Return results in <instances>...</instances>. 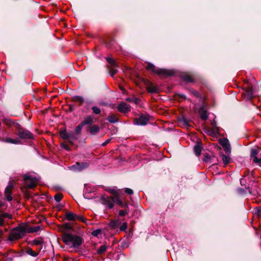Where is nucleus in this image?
<instances>
[{"label":"nucleus","mask_w":261,"mask_h":261,"mask_svg":"<svg viewBox=\"0 0 261 261\" xmlns=\"http://www.w3.org/2000/svg\"><path fill=\"white\" fill-rule=\"evenodd\" d=\"M62 239L66 245H69L71 243L72 247L74 248H78L84 242L83 239L81 237L67 232L63 234Z\"/></svg>","instance_id":"1"},{"label":"nucleus","mask_w":261,"mask_h":261,"mask_svg":"<svg viewBox=\"0 0 261 261\" xmlns=\"http://www.w3.org/2000/svg\"><path fill=\"white\" fill-rule=\"evenodd\" d=\"M27 233V225L21 224L14 228L8 237L10 241H13L22 238Z\"/></svg>","instance_id":"2"},{"label":"nucleus","mask_w":261,"mask_h":261,"mask_svg":"<svg viewBox=\"0 0 261 261\" xmlns=\"http://www.w3.org/2000/svg\"><path fill=\"white\" fill-rule=\"evenodd\" d=\"M14 127L15 134L19 137V139H34V135L30 130L24 128L20 124L14 123Z\"/></svg>","instance_id":"3"},{"label":"nucleus","mask_w":261,"mask_h":261,"mask_svg":"<svg viewBox=\"0 0 261 261\" xmlns=\"http://www.w3.org/2000/svg\"><path fill=\"white\" fill-rule=\"evenodd\" d=\"M146 69L148 70L156 73L159 76L163 77L171 76L174 75L175 72L173 70H169L165 68H157L151 63H148Z\"/></svg>","instance_id":"4"},{"label":"nucleus","mask_w":261,"mask_h":261,"mask_svg":"<svg viewBox=\"0 0 261 261\" xmlns=\"http://www.w3.org/2000/svg\"><path fill=\"white\" fill-rule=\"evenodd\" d=\"M86 118H90L92 120L91 123L86 125L87 126L85 127L86 132L91 135L96 136L99 133L100 128L99 125L93 124L95 121L94 116L88 115L86 117Z\"/></svg>","instance_id":"5"},{"label":"nucleus","mask_w":261,"mask_h":261,"mask_svg":"<svg viewBox=\"0 0 261 261\" xmlns=\"http://www.w3.org/2000/svg\"><path fill=\"white\" fill-rule=\"evenodd\" d=\"M23 180L26 189H33L37 185V179L36 177H32L30 175L25 174L23 175Z\"/></svg>","instance_id":"6"},{"label":"nucleus","mask_w":261,"mask_h":261,"mask_svg":"<svg viewBox=\"0 0 261 261\" xmlns=\"http://www.w3.org/2000/svg\"><path fill=\"white\" fill-rule=\"evenodd\" d=\"M142 82L146 86V88L149 93H158L160 90L156 86H153V84L147 79L142 78L141 79Z\"/></svg>","instance_id":"7"},{"label":"nucleus","mask_w":261,"mask_h":261,"mask_svg":"<svg viewBox=\"0 0 261 261\" xmlns=\"http://www.w3.org/2000/svg\"><path fill=\"white\" fill-rule=\"evenodd\" d=\"M150 117V116L148 114H141L138 118L134 120V123L138 125H145L148 123Z\"/></svg>","instance_id":"8"},{"label":"nucleus","mask_w":261,"mask_h":261,"mask_svg":"<svg viewBox=\"0 0 261 261\" xmlns=\"http://www.w3.org/2000/svg\"><path fill=\"white\" fill-rule=\"evenodd\" d=\"M219 143L222 146L225 153L229 155L231 153V146L229 140L226 138H223L219 140Z\"/></svg>","instance_id":"9"},{"label":"nucleus","mask_w":261,"mask_h":261,"mask_svg":"<svg viewBox=\"0 0 261 261\" xmlns=\"http://www.w3.org/2000/svg\"><path fill=\"white\" fill-rule=\"evenodd\" d=\"M100 200L102 201V204L107 205L109 208L112 209L114 207L115 203L112 198L109 197L108 195H103L101 196Z\"/></svg>","instance_id":"10"},{"label":"nucleus","mask_w":261,"mask_h":261,"mask_svg":"<svg viewBox=\"0 0 261 261\" xmlns=\"http://www.w3.org/2000/svg\"><path fill=\"white\" fill-rule=\"evenodd\" d=\"M114 202L122 208H124V209L129 208L128 206L129 202L128 201H126L124 199L123 197V195L119 197H116L115 200H114Z\"/></svg>","instance_id":"11"},{"label":"nucleus","mask_w":261,"mask_h":261,"mask_svg":"<svg viewBox=\"0 0 261 261\" xmlns=\"http://www.w3.org/2000/svg\"><path fill=\"white\" fill-rule=\"evenodd\" d=\"M92 122V120L90 118H85L84 120L82 121L75 128V133L76 135H79L81 134L82 128Z\"/></svg>","instance_id":"12"},{"label":"nucleus","mask_w":261,"mask_h":261,"mask_svg":"<svg viewBox=\"0 0 261 261\" xmlns=\"http://www.w3.org/2000/svg\"><path fill=\"white\" fill-rule=\"evenodd\" d=\"M89 164L87 163H80L76 162L75 164L70 166L69 168L70 170H73L76 171H81L82 170L88 168Z\"/></svg>","instance_id":"13"},{"label":"nucleus","mask_w":261,"mask_h":261,"mask_svg":"<svg viewBox=\"0 0 261 261\" xmlns=\"http://www.w3.org/2000/svg\"><path fill=\"white\" fill-rule=\"evenodd\" d=\"M106 191L107 192H108V193L113 195V196H109V197L112 198V199H113L114 200H115V197H119L121 195H123L121 193V192L120 189H118L117 190H116L115 189H111V188H108L106 189Z\"/></svg>","instance_id":"14"},{"label":"nucleus","mask_w":261,"mask_h":261,"mask_svg":"<svg viewBox=\"0 0 261 261\" xmlns=\"http://www.w3.org/2000/svg\"><path fill=\"white\" fill-rule=\"evenodd\" d=\"M59 228L61 231H72L74 232V228L72 226H71L70 223H64L62 225H60L59 226Z\"/></svg>","instance_id":"15"},{"label":"nucleus","mask_w":261,"mask_h":261,"mask_svg":"<svg viewBox=\"0 0 261 261\" xmlns=\"http://www.w3.org/2000/svg\"><path fill=\"white\" fill-rule=\"evenodd\" d=\"M211 125L213 128H207L206 132L210 135L215 136L219 131V128L217 126V122L216 121H213Z\"/></svg>","instance_id":"16"},{"label":"nucleus","mask_w":261,"mask_h":261,"mask_svg":"<svg viewBox=\"0 0 261 261\" xmlns=\"http://www.w3.org/2000/svg\"><path fill=\"white\" fill-rule=\"evenodd\" d=\"M117 109L119 112L122 113H126L130 111V109L128 105L124 102L119 104L117 107Z\"/></svg>","instance_id":"17"},{"label":"nucleus","mask_w":261,"mask_h":261,"mask_svg":"<svg viewBox=\"0 0 261 261\" xmlns=\"http://www.w3.org/2000/svg\"><path fill=\"white\" fill-rule=\"evenodd\" d=\"M199 113L200 115V118L203 120H206L208 118V115L207 111L204 109V106H201L199 110Z\"/></svg>","instance_id":"18"},{"label":"nucleus","mask_w":261,"mask_h":261,"mask_svg":"<svg viewBox=\"0 0 261 261\" xmlns=\"http://www.w3.org/2000/svg\"><path fill=\"white\" fill-rule=\"evenodd\" d=\"M1 141L3 142L7 143H12L14 144H21L22 143L20 139H12L10 138H6V139L2 138Z\"/></svg>","instance_id":"19"},{"label":"nucleus","mask_w":261,"mask_h":261,"mask_svg":"<svg viewBox=\"0 0 261 261\" xmlns=\"http://www.w3.org/2000/svg\"><path fill=\"white\" fill-rule=\"evenodd\" d=\"M245 90L247 93V98L248 100H251L253 97V87L251 86H249L245 88Z\"/></svg>","instance_id":"20"},{"label":"nucleus","mask_w":261,"mask_h":261,"mask_svg":"<svg viewBox=\"0 0 261 261\" xmlns=\"http://www.w3.org/2000/svg\"><path fill=\"white\" fill-rule=\"evenodd\" d=\"M202 148V144L198 142L194 147V151L197 156H199L201 154V150Z\"/></svg>","instance_id":"21"},{"label":"nucleus","mask_w":261,"mask_h":261,"mask_svg":"<svg viewBox=\"0 0 261 261\" xmlns=\"http://www.w3.org/2000/svg\"><path fill=\"white\" fill-rule=\"evenodd\" d=\"M121 224V221L120 219H117L116 220H111L110 222L109 226L111 229H115Z\"/></svg>","instance_id":"22"},{"label":"nucleus","mask_w":261,"mask_h":261,"mask_svg":"<svg viewBox=\"0 0 261 261\" xmlns=\"http://www.w3.org/2000/svg\"><path fill=\"white\" fill-rule=\"evenodd\" d=\"M65 219L68 221H73L76 220V215L71 212L67 211L65 214Z\"/></svg>","instance_id":"23"},{"label":"nucleus","mask_w":261,"mask_h":261,"mask_svg":"<svg viewBox=\"0 0 261 261\" xmlns=\"http://www.w3.org/2000/svg\"><path fill=\"white\" fill-rule=\"evenodd\" d=\"M59 135L61 138L64 140L69 139V134L67 133L66 129L65 128H60L59 130Z\"/></svg>","instance_id":"24"},{"label":"nucleus","mask_w":261,"mask_h":261,"mask_svg":"<svg viewBox=\"0 0 261 261\" xmlns=\"http://www.w3.org/2000/svg\"><path fill=\"white\" fill-rule=\"evenodd\" d=\"M72 101L75 102H78L79 106H82L84 102V98L81 96L76 95L72 97Z\"/></svg>","instance_id":"25"},{"label":"nucleus","mask_w":261,"mask_h":261,"mask_svg":"<svg viewBox=\"0 0 261 261\" xmlns=\"http://www.w3.org/2000/svg\"><path fill=\"white\" fill-rule=\"evenodd\" d=\"M182 79L187 83H193L195 81L194 79L190 75L183 74L181 76Z\"/></svg>","instance_id":"26"},{"label":"nucleus","mask_w":261,"mask_h":261,"mask_svg":"<svg viewBox=\"0 0 261 261\" xmlns=\"http://www.w3.org/2000/svg\"><path fill=\"white\" fill-rule=\"evenodd\" d=\"M107 120L110 123H114L117 122L119 121V119L114 114L109 116L107 118Z\"/></svg>","instance_id":"27"},{"label":"nucleus","mask_w":261,"mask_h":261,"mask_svg":"<svg viewBox=\"0 0 261 261\" xmlns=\"http://www.w3.org/2000/svg\"><path fill=\"white\" fill-rule=\"evenodd\" d=\"M178 120L179 121H182L184 123V124L185 125V126H190V120L188 119H187L184 116H181V117H178Z\"/></svg>","instance_id":"28"},{"label":"nucleus","mask_w":261,"mask_h":261,"mask_svg":"<svg viewBox=\"0 0 261 261\" xmlns=\"http://www.w3.org/2000/svg\"><path fill=\"white\" fill-rule=\"evenodd\" d=\"M40 229V226H36L32 227H28L27 226V232L33 233L38 231Z\"/></svg>","instance_id":"29"},{"label":"nucleus","mask_w":261,"mask_h":261,"mask_svg":"<svg viewBox=\"0 0 261 261\" xmlns=\"http://www.w3.org/2000/svg\"><path fill=\"white\" fill-rule=\"evenodd\" d=\"M106 59L107 61V62L111 65V66L118 67L117 63L114 59L110 57H106Z\"/></svg>","instance_id":"30"},{"label":"nucleus","mask_w":261,"mask_h":261,"mask_svg":"<svg viewBox=\"0 0 261 261\" xmlns=\"http://www.w3.org/2000/svg\"><path fill=\"white\" fill-rule=\"evenodd\" d=\"M25 252L33 257H36L39 254L38 252L33 251L31 248H28L26 250Z\"/></svg>","instance_id":"31"},{"label":"nucleus","mask_w":261,"mask_h":261,"mask_svg":"<svg viewBox=\"0 0 261 261\" xmlns=\"http://www.w3.org/2000/svg\"><path fill=\"white\" fill-rule=\"evenodd\" d=\"M115 67H116L114 66L108 67V69L109 70V72L111 76H113L118 72V70Z\"/></svg>","instance_id":"32"},{"label":"nucleus","mask_w":261,"mask_h":261,"mask_svg":"<svg viewBox=\"0 0 261 261\" xmlns=\"http://www.w3.org/2000/svg\"><path fill=\"white\" fill-rule=\"evenodd\" d=\"M221 156L223 162L225 165H227L230 162V158L226 155L222 153Z\"/></svg>","instance_id":"33"},{"label":"nucleus","mask_w":261,"mask_h":261,"mask_svg":"<svg viewBox=\"0 0 261 261\" xmlns=\"http://www.w3.org/2000/svg\"><path fill=\"white\" fill-rule=\"evenodd\" d=\"M126 100L128 102H133L135 103L138 104L140 99L136 97H128L126 99Z\"/></svg>","instance_id":"34"},{"label":"nucleus","mask_w":261,"mask_h":261,"mask_svg":"<svg viewBox=\"0 0 261 261\" xmlns=\"http://www.w3.org/2000/svg\"><path fill=\"white\" fill-rule=\"evenodd\" d=\"M130 212L129 208H125L123 210H120L119 211V216H125L126 215H127Z\"/></svg>","instance_id":"35"},{"label":"nucleus","mask_w":261,"mask_h":261,"mask_svg":"<svg viewBox=\"0 0 261 261\" xmlns=\"http://www.w3.org/2000/svg\"><path fill=\"white\" fill-rule=\"evenodd\" d=\"M107 246L105 245H101L97 250V253L98 254H101L105 252L107 250Z\"/></svg>","instance_id":"36"},{"label":"nucleus","mask_w":261,"mask_h":261,"mask_svg":"<svg viewBox=\"0 0 261 261\" xmlns=\"http://www.w3.org/2000/svg\"><path fill=\"white\" fill-rule=\"evenodd\" d=\"M43 243V241L42 238H37V239H35L33 240V245H42Z\"/></svg>","instance_id":"37"},{"label":"nucleus","mask_w":261,"mask_h":261,"mask_svg":"<svg viewBox=\"0 0 261 261\" xmlns=\"http://www.w3.org/2000/svg\"><path fill=\"white\" fill-rule=\"evenodd\" d=\"M259 151L257 149H252L251 150L250 157L251 158L254 159L255 157H257V155L258 154Z\"/></svg>","instance_id":"38"},{"label":"nucleus","mask_w":261,"mask_h":261,"mask_svg":"<svg viewBox=\"0 0 261 261\" xmlns=\"http://www.w3.org/2000/svg\"><path fill=\"white\" fill-rule=\"evenodd\" d=\"M113 42L114 40L112 38H109L105 41V44H106L107 47H110L113 44Z\"/></svg>","instance_id":"39"},{"label":"nucleus","mask_w":261,"mask_h":261,"mask_svg":"<svg viewBox=\"0 0 261 261\" xmlns=\"http://www.w3.org/2000/svg\"><path fill=\"white\" fill-rule=\"evenodd\" d=\"M91 110H92L93 113L96 115H99L101 113L100 109L96 106L92 107Z\"/></svg>","instance_id":"40"},{"label":"nucleus","mask_w":261,"mask_h":261,"mask_svg":"<svg viewBox=\"0 0 261 261\" xmlns=\"http://www.w3.org/2000/svg\"><path fill=\"white\" fill-rule=\"evenodd\" d=\"M4 122L9 126H14V123H17V122H14L12 121L10 119H4Z\"/></svg>","instance_id":"41"},{"label":"nucleus","mask_w":261,"mask_h":261,"mask_svg":"<svg viewBox=\"0 0 261 261\" xmlns=\"http://www.w3.org/2000/svg\"><path fill=\"white\" fill-rule=\"evenodd\" d=\"M211 156L208 154L206 153L204 155V157L202 159V161L204 162L211 163L212 162H211Z\"/></svg>","instance_id":"42"},{"label":"nucleus","mask_w":261,"mask_h":261,"mask_svg":"<svg viewBox=\"0 0 261 261\" xmlns=\"http://www.w3.org/2000/svg\"><path fill=\"white\" fill-rule=\"evenodd\" d=\"M0 216L3 218V219L4 218H8L9 219H11L12 218V215L7 213L3 212L1 214L0 213Z\"/></svg>","instance_id":"43"},{"label":"nucleus","mask_w":261,"mask_h":261,"mask_svg":"<svg viewBox=\"0 0 261 261\" xmlns=\"http://www.w3.org/2000/svg\"><path fill=\"white\" fill-rule=\"evenodd\" d=\"M63 197V195L61 193H57L54 196V199L57 202H60L62 198Z\"/></svg>","instance_id":"44"},{"label":"nucleus","mask_w":261,"mask_h":261,"mask_svg":"<svg viewBox=\"0 0 261 261\" xmlns=\"http://www.w3.org/2000/svg\"><path fill=\"white\" fill-rule=\"evenodd\" d=\"M127 228V223L126 222L123 223L120 227L119 230L121 231H124Z\"/></svg>","instance_id":"45"},{"label":"nucleus","mask_w":261,"mask_h":261,"mask_svg":"<svg viewBox=\"0 0 261 261\" xmlns=\"http://www.w3.org/2000/svg\"><path fill=\"white\" fill-rule=\"evenodd\" d=\"M191 93L196 97L199 98L201 96L200 94L196 90L191 89L190 90Z\"/></svg>","instance_id":"46"},{"label":"nucleus","mask_w":261,"mask_h":261,"mask_svg":"<svg viewBox=\"0 0 261 261\" xmlns=\"http://www.w3.org/2000/svg\"><path fill=\"white\" fill-rule=\"evenodd\" d=\"M76 219L87 224V219L82 216H77L76 215Z\"/></svg>","instance_id":"47"},{"label":"nucleus","mask_w":261,"mask_h":261,"mask_svg":"<svg viewBox=\"0 0 261 261\" xmlns=\"http://www.w3.org/2000/svg\"><path fill=\"white\" fill-rule=\"evenodd\" d=\"M101 229H97L95 230H93L91 234L92 236L94 237H97L99 234H100L101 232Z\"/></svg>","instance_id":"48"},{"label":"nucleus","mask_w":261,"mask_h":261,"mask_svg":"<svg viewBox=\"0 0 261 261\" xmlns=\"http://www.w3.org/2000/svg\"><path fill=\"white\" fill-rule=\"evenodd\" d=\"M124 192L129 195H133L134 194V191L132 189H130V188H124Z\"/></svg>","instance_id":"49"},{"label":"nucleus","mask_w":261,"mask_h":261,"mask_svg":"<svg viewBox=\"0 0 261 261\" xmlns=\"http://www.w3.org/2000/svg\"><path fill=\"white\" fill-rule=\"evenodd\" d=\"M61 146L62 148L64 149L66 151H69L71 150L70 148L65 143H61Z\"/></svg>","instance_id":"50"},{"label":"nucleus","mask_w":261,"mask_h":261,"mask_svg":"<svg viewBox=\"0 0 261 261\" xmlns=\"http://www.w3.org/2000/svg\"><path fill=\"white\" fill-rule=\"evenodd\" d=\"M253 162L261 167V158L259 159L257 157H255L254 159H253Z\"/></svg>","instance_id":"51"},{"label":"nucleus","mask_w":261,"mask_h":261,"mask_svg":"<svg viewBox=\"0 0 261 261\" xmlns=\"http://www.w3.org/2000/svg\"><path fill=\"white\" fill-rule=\"evenodd\" d=\"M73 139V140H76L77 139V137L76 136L75 133H74L73 132H71L69 133V139Z\"/></svg>","instance_id":"52"},{"label":"nucleus","mask_w":261,"mask_h":261,"mask_svg":"<svg viewBox=\"0 0 261 261\" xmlns=\"http://www.w3.org/2000/svg\"><path fill=\"white\" fill-rule=\"evenodd\" d=\"M175 96L178 98H182L184 99H186L187 98L186 95L182 94L176 93L175 94Z\"/></svg>","instance_id":"53"},{"label":"nucleus","mask_w":261,"mask_h":261,"mask_svg":"<svg viewBox=\"0 0 261 261\" xmlns=\"http://www.w3.org/2000/svg\"><path fill=\"white\" fill-rule=\"evenodd\" d=\"M11 191L12 190H11L10 189H9V188L6 187L5 190V195L11 194V193H12Z\"/></svg>","instance_id":"54"},{"label":"nucleus","mask_w":261,"mask_h":261,"mask_svg":"<svg viewBox=\"0 0 261 261\" xmlns=\"http://www.w3.org/2000/svg\"><path fill=\"white\" fill-rule=\"evenodd\" d=\"M11 195V194L5 195V197L8 201H11L12 200V197Z\"/></svg>","instance_id":"55"},{"label":"nucleus","mask_w":261,"mask_h":261,"mask_svg":"<svg viewBox=\"0 0 261 261\" xmlns=\"http://www.w3.org/2000/svg\"><path fill=\"white\" fill-rule=\"evenodd\" d=\"M111 140V139H107L105 142H103L101 144L102 146H106L108 143H109L110 142Z\"/></svg>","instance_id":"56"},{"label":"nucleus","mask_w":261,"mask_h":261,"mask_svg":"<svg viewBox=\"0 0 261 261\" xmlns=\"http://www.w3.org/2000/svg\"><path fill=\"white\" fill-rule=\"evenodd\" d=\"M75 107L74 105H69V111L70 112H72L74 110Z\"/></svg>","instance_id":"57"},{"label":"nucleus","mask_w":261,"mask_h":261,"mask_svg":"<svg viewBox=\"0 0 261 261\" xmlns=\"http://www.w3.org/2000/svg\"><path fill=\"white\" fill-rule=\"evenodd\" d=\"M255 175V171L254 170H252L250 173V176L248 177V178L250 179L251 177L254 178Z\"/></svg>","instance_id":"58"},{"label":"nucleus","mask_w":261,"mask_h":261,"mask_svg":"<svg viewBox=\"0 0 261 261\" xmlns=\"http://www.w3.org/2000/svg\"><path fill=\"white\" fill-rule=\"evenodd\" d=\"M238 191L240 193H242V194L246 193L245 190L244 189H243V188H238Z\"/></svg>","instance_id":"59"},{"label":"nucleus","mask_w":261,"mask_h":261,"mask_svg":"<svg viewBox=\"0 0 261 261\" xmlns=\"http://www.w3.org/2000/svg\"><path fill=\"white\" fill-rule=\"evenodd\" d=\"M249 174H250V171H249V170H246V171L244 172V176H244V177H246V176H248V177H249V176H250V175H249Z\"/></svg>","instance_id":"60"},{"label":"nucleus","mask_w":261,"mask_h":261,"mask_svg":"<svg viewBox=\"0 0 261 261\" xmlns=\"http://www.w3.org/2000/svg\"><path fill=\"white\" fill-rule=\"evenodd\" d=\"M7 188L12 190V189L13 188V185L12 183L10 182Z\"/></svg>","instance_id":"61"},{"label":"nucleus","mask_w":261,"mask_h":261,"mask_svg":"<svg viewBox=\"0 0 261 261\" xmlns=\"http://www.w3.org/2000/svg\"><path fill=\"white\" fill-rule=\"evenodd\" d=\"M73 139H68L67 140H68V142L71 145H74V142H73L72 141Z\"/></svg>","instance_id":"62"},{"label":"nucleus","mask_w":261,"mask_h":261,"mask_svg":"<svg viewBox=\"0 0 261 261\" xmlns=\"http://www.w3.org/2000/svg\"><path fill=\"white\" fill-rule=\"evenodd\" d=\"M13 258H14V256L13 257H7L6 260V261H12L13 259Z\"/></svg>","instance_id":"63"},{"label":"nucleus","mask_w":261,"mask_h":261,"mask_svg":"<svg viewBox=\"0 0 261 261\" xmlns=\"http://www.w3.org/2000/svg\"><path fill=\"white\" fill-rule=\"evenodd\" d=\"M5 204L4 201L0 200V207L3 206Z\"/></svg>","instance_id":"64"}]
</instances>
